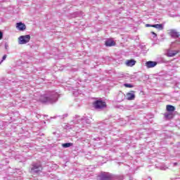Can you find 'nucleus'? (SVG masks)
<instances>
[{"instance_id":"obj_1","label":"nucleus","mask_w":180,"mask_h":180,"mask_svg":"<svg viewBox=\"0 0 180 180\" xmlns=\"http://www.w3.org/2000/svg\"><path fill=\"white\" fill-rule=\"evenodd\" d=\"M60 98V94L56 91H46L44 94L41 95L39 98L40 102L42 103H56Z\"/></svg>"},{"instance_id":"obj_2","label":"nucleus","mask_w":180,"mask_h":180,"mask_svg":"<svg viewBox=\"0 0 180 180\" xmlns=\"http://www.w3.org/2000/svg\"><path fill=\"white\" fill-rule=\"evenodd\" d=\"M180 50V39H178L174 42H172L170 46L166 50L165 56L167 57H175L179 53Z\"/></svg>"},{"instance_id":"obj_3","label":"nucleus","mask_w":180,"mask_h":180,"mask_svg":"<svg viewBox=\"0 0 180 180\" xmlns=\"http://www.w3.org/2000/svg\"><path fill=\"white\" fill-rule=\"evenodd\" d=\"M41 171H43L41 163H32L30 170L31 174H40Z\"/></svg>"},{"instance_id":"obj_4","label":"nucleus","mask_w":180,"mask_h":180,"mask_svg":"<svg viewBox=\"0 0 180 180\" xmlns=\"http://www.w3.org/2000/svg\"><path fill=\"white\" fill-rule=\"evenodd\" d=\"M80 117H81L76 115L74 117L72 123H75V124H77L79 123L80 122H82V124H84V126H85V124H91V121L89 120H88V118H86V117L80 118Z\"/></svg>"},{"instance_id":"obj_5","label":"nucleus","mask_w":180,"mask_h":180,"mask_svg":"<svg viewBox=\"0 0 180 180\" xmlns=\"http://www.w3.org/2000/svg\"><path fill=\"white\" fill-rule=\"evenodd\" d=\"M30 41V35H22L18 38L19 44H27Z\"/></svg>"},{"instance_id":"obj_6","label":"nucleus","mask_w":180,"mask_h":180,"mask_svg":"<svg viewBox=\"0 0 180 180\" xmlns=\"http://www.w3.org/2000/svg\"><path fill=\"white\" fill-rule=\"evenodd\" d=\"M94 105L96 109H103V108L106 107V103L101 100H97L96 101H95Z\"/></svg>"},{"instance_id":"obj_7","label":"nucleus","mask_w":180,"mask_h":180,"mask_svg":"<svg viewBox=\"0 0 180 180\" xmlns=\"http://www.w3.org/2000/svg\"><path fill=\"white\" fill-rule=\"evenodd\" d=\"M16 29H18V30H20V32H24V30H26V25H25V23H22L21 22H17Z\"/></svg>"},{"instance_id":"obj_8","label":"nucleus","mask_w":180,"mask_h":180,"mask_svg":"<svg viewBox=\"0 0 180 180\" xmlns=\"http://www.w3.org/2000/svg\"><path fill=\"white\" fill-rule=\"evenodd\" d=\"M111 179H112V176L109 173H103L100 176V180H111Z\"/></svg>"},{"instance_id":"obj_9","label":"nucleus","mask_w":180,"mask_h":180,"mask_svg":"<svg viewBox=\"0 0 180 180\" xmlns=\"http://www.w3.org/2000/svg\"><path fill=\"white\" fill-rule=\"evenodd\" d=\"M169 34L172 37L177 38L176 40H178V39H180L178 38L179 37V32H176V30H170Z\"/></svg>"},{"instance_id":"obj_10","label":"nucleus","mask_w":180,"mask_h":180,"mask_svg":"<svg viewBox=\"0 0 180 180\" xmlns=\"http://www.w3.org/2000/svg\"><path fill=\"white\" fill-rule=\"evenodd\" d=\"M157 64H158V62L151 61V60L147 61L146 63V65L147 68H154V67H155L157 65Z\"/></svg>"},{"instance_id":"obj_11","label":"nucleus","mask_w":180,"mask_h":180,"mask_svg":"<svg viewBox=\"0 0 180 180\" xmlns=\"http://www.w3.org/2000/svg\"><path fill=\"white\" fill-rule=\"evenodd\" d=\"M105 45L106 47H112V46H116V42L112 39H107L105 41Z\"/></svg>"},{"instance_id":"obj_12","label":"nucleus","mask_w":180,"mask_h":180,"mask_svg":"<svg viewBox=\"0 0 180 180\" xmlns=\"http://www.w3.org/2000/svg\"><path fill=\"white\" fill-rule=\"evenodd\" d=\"M11 90H7L6 91H4L1 94V98H4L5 101L8 99V98H11Z\"/></svg>"},{"instance_id":"obj_13","label":"nucleus","mask_w":180,"mask_h":180,"mask_svg":"<svg viewBox=\"0 0 180 180\" xmlns=\"http://www.w3.org/2000/svg\"><path fill=\"white\" fill-rule=\"evenodd\" d=\"M125 64L127 67H133L136 65V60H134V59L127 60Z\"/></svg>"},{"instance_id":"obj_14","label":"nucleus","mask_w":180,"mask_h":180,"mask_svg":"<svg viewBox=\"0 0 180 180\" xmlns=\"http://www.w3.org/2000/svg\"><path fill=\"white\" fill-rule=\"evenodd\" d=\"M135 98L136 95H134V91L127 94V99H128V101H133Z\"/></svg>"},{"instance_id":"obj_15","label":"nucleus","mask_w":180,"mask_h":180,"mask_svg":"<svg viewBox=\"0 0 180 180\" xmlns=\"http://www.w3.org/2000/svg\"><path fill=\"white\" fill-rule=\"evenodd\" d=\"M153 27L158 29V30H162L164 29V25L162 24H155L153 25Z\"/></svg>"},{"instance_id":"obj_16","label":"nucleus","mask_w":180,"mask_h":180,"mask_svg":"<svg viewBox=\"0 0 180 180\" xmlns=\"http://www.w3.org/2000/svg\"><path fill=\"white\" fill-rule=\"evenodd\" d=\"M166 109L167 112H174L175 110V107L171 105H167Z\"/></svg>"},{"instance_id":"obj_17","label":"nucleus","mask_w":180,"mask_h":180,"mask_svg":"<svg viewBox=\"0 0 180 180\" xmlns=\"http://www.w3.org/2000/svg\"><path fill=\"white\" fill-rule=\"evenodd\" d=\"M165 119H172V117H174V115H172V113L171 112H166L165 113Z\"/></svg>"},{"instance_id":"obj_18","label":"nucleus","mask_w":180,"mask_h":180,"mask_svg":"<svg viewBox=\"0 0 180 180\" xmlns=\"http://www.w3.org/2000/svg\"><path fill=\"white\" fill-rule=\"evenodd\" d=\"M72 146V143H65L62 144V147L63 148H68L69 147H71Z\"/></svg>"},{"instance_id":"obj_19","label":"nucleus","mask_w":180,"mask_h":180,"mask_svg":"<svg viewBox=\"0 0 180 180\" xmlns=\"http://www.w3.org/2000/svg\"><path fill=\"white\" fill-rule=\"evenodd\" d=\"M124 86L126 87V88H133L134 86L131 84H127V83H125L124 84Z\"/></svg>"},{"instance_id":"obj_20","label":"nucleus","mask_w":180,"mask_h":180,"mask_svg":"<svg viewBox=\"0 0 180 180\" xmlns=\"http://www.w3.org/2000/svg\"><path fill=\"white\" fill-rule=\"evenodd\" d=\"M7 57H8L7 55H4V56L2 57V60L0 62V64H2V63H4V61H5V60H6Z\"/></svg>"},{"instance_id":"obj_21","label":"nucleus","mask_w":180,"mask_h":180,"mask_svg":"<svg viewBox=\"0 0 180 180\" xmlns=\"http://www.w3.org/2000/svg\"><path fill=\"white\" fill-rule=\"evenodd\" d=\"M118 98H122L121 100H120V101H123V98H124V94H123L122 93L118 94Z\"/></svg>"},{"instance_id":"obj_22","label":"nucleus","mask_w":180,"mask_h":180,"mask_svg":"<svg viewBox=\"0 0 180 180\" xmlns=\"http://www.w3.org/2000/svg\"><path fill=\"white\" fill-rule=\"evenodd\" d=\"M160 169L165 171L166 169H168V167L167 166H161Z\"/></svg>"},{"instance_id":"obj_23","label":"nucleus","mask_w":180,"mask_h":180,"mask_svg":"<svg viewBox=\"0 0 180 180\" xmlns=\"http://www.w3.org/2000/svg\"><path fill=\"white\" fill-rule=\"evenodd\" d=\"M140 49H141L142 51H146V46L141 45V46H140Z\"/></svg>"},{"instance_id":"obj_24","label":"nucleus","mask_w":180,"mask_h":180,"mask_svg":"<svg viewBox=\"0 0 180 180\" xmlns=\"http://www.w3.org/2000/svg\"><path fill=\"white\" fill-rule=\"evenodd\" d=\"M4 39V32L0 30V40H2Z\"/></svg>"},{"instance_id":"obj_25","label":"nucleus","mask_w":180,"mask_h":180,"mask_svg":"<svg viewBox=\"0 0 180 180\" xmlns=\"http://www.w3.org/2000/svg\"><path fill=\"white\" fill-rule=\"evenodd\" d=\"M151 34H153V37H157V34L154 32H151Z\"/></svg>"},{"instance_id":"obj_26","label":"nucleus","mask_w":180,"mask_h":180,"mask_svg":"<svg viewBox=\"0 0 180 180\" xmlns=\"http://www.w3.org/2000/svg\"><path fill=\"white\" fill-rule=\"evenodd\" d=\"M146 27H153V25H150V24H146Z\"/></svg>"},{"instance_id":"obj_27","label":"nucleus","mask_w":180,"mask_h":180,"mask_svg":"<svg viewBox=\"0 0 180 180\" xmlns=\"http://www.w3.org/2000/svg\"><path fill=\"white\" fill-rule=\"evenodd\" d=\"M4 47L6 50H8V44H5Z\"/></svg>"},{"instance_id":"obj_28","label":"nucleus","mask_w":180,"mask_h":180,"mask_svg":"<svg viewBox=\"0 0 180 180\" xmlns=\"http://www.w3.org/2000/svg\"><path fill=\"white\" fill-rule=\"evenodd\" d=\"M68 116V114H65L63 115L62 119H64V117H67Z\"/></svg>"},{"instance_id":"obj_29","label":"nucleus","mask_w":180,"mask_h":180,"mask_svg":"<svg viewBox=\"0 0 180 180\" xmlns=\"http://www.w3.org/2000/svg\"><path fill=\"white\" fill-rule=\"evenodd\" d=\"M8 108H11V106H13V103H11L10 105H7Z\"/></svg>"},{"instance_id":"obj_30","label":"nucleus","mask_w":180,"mask_h":180,"mask_svg":"<svg viewBox=\"0 0 180 180\" xmlns=\"http://www.w3.org/2000/svg\"><path fill=\"white\" fill-rule=\"evenodd\" d=\"M179 179H180V178H177V179H176V180H179Z\"/></svg>"}]
</instances>
